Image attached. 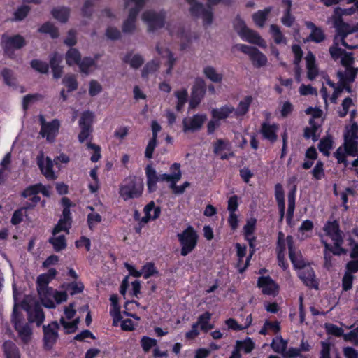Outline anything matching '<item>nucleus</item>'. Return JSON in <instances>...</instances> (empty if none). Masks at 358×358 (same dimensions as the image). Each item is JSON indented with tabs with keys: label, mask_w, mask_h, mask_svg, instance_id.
Returning <instances> with one entry per match:
<instances>
[{
	"label": "nucleus",
	"mask_w": 358,
	"mask_h": 358,
	"mask_svg": "<svg viewBox=\"0 0 358 358\" xmlns=\"http://www.w3.org/2000/svg\"><path fill=\"white\" fill-rule=\"evenodd\" d=\"M234 48L248 55L253 65L256 67L264 66L267 63L266 55L254 47L245 44H237L234 46Z\"/></svg>",
	"instance_id": "13"
},
{
	"label": "nucleus",
	"mask_w": 358,
	"mask_h": 358,
	"mask_svg": "<svg viewBox=\"0 0 358 358\" xmlns=\"http://www.w3.org/2000/svg\"><path fill=\"white\" fill-rule=\"evenodd\" d=\"M124 62L128 63L132 68L137 69L143 62V57L139 55H128L124 58Z\"/></svg>",
	"instance_id": "58"
},
{
	"label": "nucleus",
	"mask_w": 358,
	"mask_h": 358,
	"mask_svg": "<svg viewBox=\"0 0 358 358\" xmlns=\"http://www.w3.org/2000/svg\"><path fill=\"white\" fill-rule=\"evenodd\" d=\"M271 10V8L268 7L254 13L252 15V20L255 24L259 27H263Z\"/></svg>",
	"instance_id": "46"
},
{
	"label": "nucleus",
	"mask_w": 358,
	"mask_h": 358,
	"mask_svg": "<svg viewBox=\"0 0 358 358\" xmlns=\"http://www.w3.org/2000/svg\"><path fill=\"white\" fill-rule=\"evenodd\" d=\"M56 274V270L50 268L37 278L38 295L43 305L48 308H55V303L59 304L67 300L66 291H57L48 287V283L55 278Z\"/></svg>",
	"instance_id": "1"
},
{
	"label": "nucleus",
	"mask_w": 358,
	"mask_h": 358,
	"mask_svg": "<svg viewBox=\"0 0 358 358\" xmlns=\"http://www.w3.org/2000/svg\"><path fill=\"white\" fill-rule=\"evenodd\" d=\"M270 31L277 44H287V40L278 26L275 24L271 25Z\"/></svg>",
	"instance_id": "55"
},
{
	"label": "nucleus",
	"mask_w": 358,
	"mask_h": 358,
	"mask_svg": "<svg viewBox=\"0 0 358 358\" xmlns=\"http://www.w3.org/2000/svg\"><path fill=\"white\" fill-rule=\"evenodd\" d=\"M91 212L87 215V224L90 229H94L102 221L101 216L94 210L93 207L87 208Z\"/></svg>",
	"instance_id": "50"
},
{
	"label": "nucleus",
	"mask_w": 358,
	"mask_h": 358,
	"mask_svg": "<svg viewBox=\"0 0 358 358\" xmlns=\"http://www.w3.org/2000/svg\"><path fill=\"white\" fill-rule=\"evenodd\" d=\"M52 16L61 22H66L69 18V9L66 7H58L52 11Z\"/></svg>",
	"instance_id": "52"
},
{
	"label": "nucleus",
	"mask_w": 358,
	"mask_h": 358,
	"mask_svg": "<svg viewBox=\"0 0 358 358\" xmlns=\"http://www.w3.org/2000/svg\"><path fill=\"white\" fill-rule=\"evenodd\" d=\"M142 20L147 24L149 31L160 28L164 24V13H155L151 10L145 11L142 14Z\"/></svg>",
	"instance_id": "17"
},
{
	"label": "nucleus",
	"mask_w": 358,
	"mask_h": 358,
	"mask_svg": "<svg viewBox=\"0 0 358 358\" xmlns=\"http://www.w3.org/2000/svg\"><path fill=\"white\" fill-rule=\"evenodd\" d=\"M62 61V57L57 53H55L50 58V66L55 78H59L62 76V67L59 65Z\"/></svg>",
	"instance_id": "43"
},
{
	"label": "nucleus",
	"mask_w": 358,
	"mask_h": 358,
	"mask_svg": "<svg viewBox=\"0 0 358 358\" xmlns=\"http://www.w3.org/2000/svg\"><path fill=\"white\" fill-rule=\"evenodd\" d=\"M231 143L227 141L218 140L214 146L215 154L221 159H228L232 155Z\"/></svg>",
	"instance_id": "34"
},
{
	"label": "nucleus",
	"mask_w": 358,
	"mask_h": 358,
	"mask_svg": "<svg viewBox=\"0 0 358 358\" xmlns=\"http://www.w3.org/2000/svg\"><path fill=\"white\" fill-rule=\"evenodd\" d=\"M236 248L237 250L238 263L237 267L239 273H242L249 266V263L252 257V253L249 255H246L247 248L245 245H242L240 243L236 244Z\"/></svg>",
	"instance_id": "26"
},
{
	"label": "nucleus",
	"mask_w": 358,
	"mask_h": 358,
	"mask_svg": "<svg viewBox=\"0 0 358 358\" xmlns=\"http://www.w3.org/2000/svg\"><path fill=\"white\" fill-rule=\"evenodd\" d=\"M144 216L141 218V222L143 223H147L150 220L157 219L160 214V208L156 206L153 201L150 202L146 205L143 210Z\"/></svg>",
	"instance_id": "35"
},
{
	"label": "nucleus",
	"mask_w": 358,
	"mask_h": 358,
	"mask_svg": "<svg viewBox=\"0 0 358 358\" xmlns=\"http://www.w3.org/2000/svg\"><path fill=\"white\" fill-rule=\"evenodd\" d=\"M171 173L170 175H164V178L167 179L169 182V187L173 190V193L177 194H182L185 190L181 185H177L176 183L180 180L182 173L180 169V164L174 163L170 168Z\"/></svg>",
	"instance_id": "15"
},
{
	"label": "nucleus",
	"mask_w": 358,
	"mask_h": 358,
	"mask_svg": "<svg viewBox=\"0 0 358 358\" xmlns=\"http://www.w3.org/2000/svg\"><path fill=\"white\" fill-rule=\"evenodd\" d=\"M285 243H286V245H287V246L289 248V258H290L292 263L293 264L294 267L296 269H297L299 271V270H301L303 268V266H308L307 264H306V263L302 257L301 253L299 251H296L293 248L292 237L290 236H288L285 239Z\"/></svg>",
	"instance_id": "20"
},
{
	"label": "nucleus",
	"mask_w": 358,
	"mask_h": 358,
	"mask_svg": "<svg viewBox=\"0 0 358 358\" xmlns=\"http://www.w3.org/2000/svg\"><path fill=\"white\" fill-rule=\"evenodd\" d=\"M159 62L158 60L154 59L148 62L143 70L142 76L144 78L148 77L149 74L155 72L159 69Z\"/></svg>",
	"instance_id": "64"
},
{
	"label": "nucleus",
	"mask_w": 358,
	"mask_h": 358,
	"mask_svg": "<svg viewBox=\"0 0 358 358\" xmlns=\"http://www.w3.org/2000/svg\"><path fill=\"white\" fill-rule=\"evenodd\" d=\"M203 73L204 76L213 83H220L223 80L222 73H220L215 67L212 66H206L203 67Z\"/></svg>",
	"instance_id": "39"
},
{
	"label": "nucleus",
	"mask_w": 358,
	"mask_h": 358,
	"mask_svg": "<svg viewBox=\"0 0 358 358\" xmlns=\"http://www.w3.org/2000/svg\"><path fill=\"white\" fill-rule=\"evenodd\" d=\"M94 113L90 111L84 112L79 120V125L80 127H87L91 129L93 122Z\"/></svg>",
	"instance_id": "59"
},
{
	"label": "nucleus",
	"mask_w": 358,
	"mask_h": 358,
	"mask_svg": "<svg viewBox=\"0 0 358 358\" xmlns=\"http://www.w3.org/2000/svg\"><path fill=\"white\" fill-rule=\"evenodd\" d=\"M175 95L177 98V106L176 109L177 110H180L185 103L187 101V91L185 89H182L180 90H178L175 92Z\"/></svg>",
	"instance_id": "62"
},
{
	"label": "nucleus",
	"mask_w": 358,
	"mask_h": 358,
	"mask_svg": "<svg viewBox=\"0 0 358 358\" xmlns=\"http://www.w3.org/2000/svg\"><path fill=\"white\" fill-rule=\"evenodd\" d=\"M66 234L62 227L55 226L54 228L52 237L50 238V243L52 245L55 251L59 252L66 248V243L64 236Z\"/></svg>",
	"instance_id": "25"
},
{
	"label": "nucleus",
	"mask_w": 358,
	"mask_h": 358,
	"mask_svg": "<svg viewBox=\"0 0 358 358\" xmlns=\"http://www.w3.org/2000/svg\"><path fill=\"white\" fill-rule=\"evenodd\" d=\"M257 220L255 218L251 217L247 220L246 224L243 227L244 236L249 242L250 246L253 247V241L255 239L253 233L255 229Z\"/></svg>",
	"instance_id": "42"
},
{
	"label": "nucleus",
	"mask_w": 358,
	"mask_h": 358,
	"mask_svg": "<svg viewBox=\"0 0 358 358\" xmlns=\"http://www.w3.org/2000/svg\"><path fill=\"white\" fill-rule=\"evenodd\" d=\"M181 245V255L186 256L196 247L198 241V234L194 228L188 227L182 233L178 234Z\"/></svg>",
	"instance_id": "9"
},
{
	"label": "nucleus",
	"mask_w": 358,
	"mask_h": 358,
	"mask_svg": "<svg viewBox=\"0 0 358 358\" xmlns=\"http://www.w3.org/2000/svg\"><path fill=\"white\" fill-rule=\"evenodd\" d=\"M357 73L358 69L352 66L345 68L343 72L338 71L339 81L336 86L329 78L326 79V84L329 86V90L327 89L324 83H323L321 89V94L324 102L327 103L329 99L332 103H335L343 90L350 92L351 88L348 86V84L354 82Z\"/></svg>",
	"instance_id": "2"
},
{
	"label": "nucleus",
	"mask_w": 358,
	"mask_h": 358,
	"mask_svg": "<svg viewBox=\"0 0 358 358\" xmlns=\"http://www.w3.org/2000/svg\"><path fill=\"white\" fill-rule=\"evenodd\" d=\"M143 4L144 0H124V6L129 10V16L123 24L124 32L131 33L135 29L136 17Z\"/></svg>",
	"instance_id": "8"
},
{
	"label": "nucleus",
	"mask_w": 358,
	"mask_h": 358,
	"mask_svg": "<svg viewBox=\"0 0 358 358\" xmlns=\"http://www.w3.org/2000/svg\"><path fill=\"white\" fill-rule=\"evenodd\" d=\"M275 196L278 202L281 218L283 217L285 209V199H284V190L280 184H277L275 186Z\"/></svg>",
	"instance_id": "45"
},
{
	"label": "nucleus",
	"mask_w": 358,
	"mask_h": 358,
	"mask_svg": "<svg viewBox=\"0 0 358 358\" xmlns=\"http://www.w3.org/2000/svg\"><path fill=\"white\" fill-rule=\"evenodd\" d=\"M306 113L310 115L311 117L309 120V127L305 129L304 136L306 138H311L313 141H315L320 135L322 111L318 108H308Z\"/></svg>",
	"instance_id": "6"
},
{
	"label": "nucleus",
	"mask_w": 358,
	"mask_h": 358,
	"mask_svg": "<svg viewBox=\"0 0 358 358\" xmlns=\"http://www.w3.org/2000/svg\"><path fill=\"white\" fill-rule=\"evenodd\" d=\"M41 123L40 134L49 142H53L59 133L60 122L57 120L46 122L43 115H40Z\"/></svg>",
	"instance_id": "14"
},
{
	"label": "nucleus",
	"mask_w": 358,
	"mask_h": 358,
	"mask_svg": "<svg viewBox=\"0 0 358 358\" xmlns=\"http://www.w3.org/2000/svg\"><path fill=\"white\" fill-rule=\"evenodd\" d=\"M252 322V317L251 315H247L243 322L239 324L236 320L229 318L225 321V324L229 329L234 331H241L248 328Z\"/></svg>",
	"instance_id": "36"
},
{
	"label": "nucleus",
	"mask_w": 358,
	"mask_h": 358,
	"mask_svg": "<svg viewBox=\"0 0 358 358\" xmlns=\"http://www.w3.org/2000/svg\"><path fill=\"white\" fill-rule=\"evenodd\" d=\"M287 344V341L282 339V337H276L273 340L271 347L274 351L284 355V352L286 350Z\"/></svg>",
	"instance_id": "57"
},
{
	"label": "nucleus",
	"mask_w": 358,
	"mask_h": 358,
	"mask_svg": "<svg viewBox=\"0 0 358 358\" xmlns=\"http://www.w3.org/2000/svg\"><path fill=\"white\" fill-rule=\"evenodd\" d=\"M252 101L251 96H247L240 101L237 108H234L235 117L238 118L245 115L248 113Z\"/></svg>",
	"instance_id": "40"
},
{
	"label": "nucleus",
	"mask_w": 358,
	"mask_h": 358,
	"mask_svg": "<svg viewBox=\"0 0 358 358\" xmlns=\"http://www.w3.org/2000/svg\"><path fill=\"white\" fill-rule=\"evenodd\" d=\"M3 350L6 358H20L19 350L14 343L10 341H5Z\"/></svg>",
	"instance_id": "44"
},
{
	"label": "nucleus",
	"mask_w": 358,
	"mask_h": 358,
	"mask_svg": "<svg viewBox=\"0 0 358 358\" xmlns=\"http://www.w3.org/2000/svg\"><path fill=\"white\" fill-rule=\"evenodd\" d=\"M111 302V309L110 313L113 319V325L117 326L118 323L122 319L120 308L118 305V298L116 295H112L110 298Z\"/></svg>",
	"instance_id": "38"
},
{
	"label": "nucleus",
	"mask_w": 358,
	"mask_h": 358,
	"mask_svg": "<svg viewBox=\"0 0 358 358\" xmlns=\"http://www.w3.org/2000/svg\"><path fill=\"white\" fill-rule=\"evenodd\" d=\"M41 192L45 196H50V187L44 186L42 184L31 185L26 188L22 194V196L27 198V208H34L40 201V197L37 195Z\"/></svg>",
	"instance_id": "11"
},
{
	"label": "nucleus",
	"mask_w": 358,
	"mask_h": 358,
	"mask_svg": "<svg viewBox=\"0 0 358 358\" xmlns=\"http://www.w3.org/2000/svg\"><path fill=\"white\" fill-rule=\"evenodd\" d=\"M13 288L15 303L12 315V322H13L15 329L17 331L21 339L24 342L27 343L30 339L31 335V330L27 324H23L21 323V318L18 313V308L20 307V304L17 302V296L15 285H13Z\"/></svg>",
	"instance_id": "7"
},
{
	"label": "nucleus",
	"mask_w": 358,
	"mask_h": 358,
	"mask_svg": "<svg viewBox=\"0 0 358 358\" xmlns=\"http://www.w3.org/2000/svg\"><path fill=\"white\" fill-rule=\"evenodd\" d=\"M157 340L148 336H143L141 339V345L145 352H149L157 345Z\"/></svg>",
	"instance_id": "60"
},
{
	"label": "nucleus",
	"mask_w": 358,
	"mask_h": 358,
	"mask_svg": "<svg viewBox=\"0 0 358 358\" xmlns=\"http://www.w3.org/2000/svg\"><path fill=\"white\" fill-rule=\"evenodd\" d=\"M324 231L326 235L329 236L334 243V246L332 247L327 241L322 239V242L325 246L324 259L326 266H330L331 264L328 262L331 258V254L340 255L343 253H345V250L341 247L342 238L338 229V224L336 221L327 222L324 227Z\"/></svg>",
	"instance_id": "4"
},
{
	"label": "nucleus",
	"mask_w": 358,
	"mask_h": 358,
	"mask_svg": "<svg viewBox=\"0 0 358 358\" xmlns=\"http://www.w3.org/2000/svg\"><path fill=\"white\" fill-rule=\"evenodd\" d=\"M76 310L73 304H70L64 309V314L60 318V323L67 334L74 332L80 322V317L76 315Z\"/></svg>",
	"instance_id": "12"
},
{
	"label": "nucleus",
	"mask_w": 358,
	"mask_h": 358,
	"mask_svg": "<svg viewBox=\"0 0 358 358\" xmlns=\"http://www.w3.org/2000/svg\"><path fill=\"white\" fill-rule=\"evenodd\" d=\"M280 331V323L277 321L271 322L266 320L263 327L259 330V334L262 335H267L270 334H275Z\"/></svg>",
	"instance_id": "47"
},
{
	"label": "nucleus",
	"mask_w": 358,
	"mask_h": 358,
	"mask_svg": "<svg viewBox=\"0 0 358 358\" xmlns=\"http://www.w3.org/2000/svg\"><path fill=\"white\" fill-rule=\"evenodd\" d=\"M212 117L220 120L229 117H235L234 107L231 104H226L221 107L213 108L211 110Z\"/></svg>",
	"instance_id": "33"
},
{
	"label": "nucleus",
	"mask_w": 358,
	"mask_h": 358,
	"mask_svg": "<svg viewBox=\"0 0 358 358\" xmlns=\"http://www.w3.org/2000/svg\"><path fill=\"white\" fill-rule=\"evenodd\" d=\"M66 62L69 66H73L80 63V53L76 48H70L66 53Z\"/></svg>",
	"instance_id": "49"
},
{
	"label": "nucleus",
	"mask_w": 358,
	"mask_h": 358,
	"mask_svg": "<svg viewBox=\"0 0 358 358\" xmlns=\"http://www.w3.org/2000/svg\"><path fill=\"white\" fill-rule=\"evenodd\" d=\"M191 5V12L193 15L201 16L205 24H210L212 22V13L206 10L201 4L195 2V0H187Z\"/></svg>",
	"instance_id": "27"
},
{
	"label": "nucleus",
	"mask_w": 358,
	"mask_h": 358,
	"mask_svg": "<svg viewBox=\"0 0 358 358\" xmlns=\"http://www.w3.org/2000/svg\"><path fill=\"white\" fill-rule=\"evenodd\" d=\"M58 329L59 324L57 322H53L48 326L43 327L44 343L47 348H50L56 342L58 337Z\"/></svg>",
	"instance_id": "24"
},
{
	"label": "nucleus",
	"mask_w": 358,
	"mask_h": 358,
	"mask_svg": "<svg viewBox=\"0 0 358 358\" xmlns=\"http://www.w3.org/2000/svg\"><path fill=\"white\" fill-rule=\"evenodd\" d=\"M285 249L286 243L285 236L282 232H280L278 234V241L277 246L278 259L280 266H281L284 270H286L287 268V264H286L284 261Z\"/></svg>",
	"instance_id": "37"
},
{
	"label": "nucleus",
	"mask_w": 358,
	"mask_h": 358,
	"mask_svg": "<svg viewBox=\"0 0 358 358\" xmlns=\"http://www.w3.org/2000/svg\"><path fill=\"white\" fill-rule=\"evenodd\" d=\"M255 344L250 338H246L243 341H237L236 343V348L239 351L243 350L245 353L250 352L254 348Z\"/></svg>",
	"instance_id": "54"
},
{
	"label": "nucleus",
	"mask_w": 358,
	"mask_h": 358,
	"mask_svg": "<svg viewBox=\"0 0 358 358\" xmlns=\"http://www.w3.org/2000/svg\"><path fill=\"white\" fill-rule=\"evenodd\" d=\"M239 36L246 42L257 45L262 48H266V43L262 38L259 34L248 27Z\"/></svg>",
	"instance_id": "29"
},
{
	"label": "nucleus",
	"mask_w": 358,
	"mask_h": 358,
	"mask_svg": "<svg viewBox=\"0 0 358 358\" xmlns=\"http://www.w3.org/2000/svg\"><path fill=\"white\" fill-rule=\"evenodd\" d=\"M125 266L130 275L134 277L143 276L144 278L147 279L157 273V270L152 263H147L141 271L136 270L133 266L129 264H125Z\"/></svg>",
	"instance_id": "30"
},
{
	"label": "nucleus",
	"mask_w": 358,
	"mask_h": 358,
	"mask_svg": "<svg viewBox=\"0 0 358 358\" xmlns=\"http://www.w3.org/2000/svg\"><path fill=\"white\" fill-rule=\"evenodd\" d=\"M206 120L207 116L205 114H196L192 117L184 118L182 120L183 131L193 133L200 130Z\"/></svg>",
	"instance_id": "16"
},
{
	"label": "nucleus",
	"mask_w": 358,
	"mask_h": 358,
	"mask_svg": "<svg viewBox=\"0 0 358 358\" xmlns=\"http://www.w3.org/2000/svg\"><path fill=\"white\" fill-rule=\"evenodd\" d=\"M205 93V82L202 78H197L192 87V98L189 101V108H194L200 102Z\"/></svg>",
	"instance_id": "22"
},
{
	"label": "nucleus",
	"mask_w": 358,
	"mask_h": 358,
	"mask_svg": "<svg viewBox=\"0 0 358 358\" xmlns=\"http://www.w3.org/2000/svg\"><path fill=\"white\" fill-rule=\"evenodd\" d=\"M20 306L27 312L30 322H35L38 326L43 323L45 316L41 307L31 296H27Z\"/></svg>",
	"instance_id": "10"
},
{
	"label": "nucleus",
	"mask_w": 358,
	"mask_h": 358,
	"mask_svg": "<svg viewBox=\"0 0 358 358\" xmlns=\"http://www.w3.org/2000/svg\"><path fill=\"white\" fill-rule=\"evenodd\" d=\"M298 275L306 286L317 289V282L315 280V273L310 265L303 266L298 271Z\"/></svg>",
	"instance_id": "31"
},
{
	"label": "nucleus",
	"mask_w": 358,
	"mask_h": 358,
	"mask_svg": "<svg viewBox=\"0 0 358 358\" xmlns=\"http://www.w3.org/2000/svg\"><path fill=\"white\" fill-rule=\"evenodd\" d=\"M306 62V68L308 70L307 76L310 80H313L317 75L318 71L315 65V59L311 52H308L305 58Z\"/></svg>",
	"instance_id": "41"
},
{
	"label": "nucleus",
	"mask_w": 358,
	"mask_h": 358,
	"mask_svg": "<svg viewBox=\"0 0 358 358\" xmlns=\"http://www.w3.org/2000/svg\"><path fill=\"white\" fill-rule=\"evenodd\" d=\"M79 67L82 73L89 74L96 69V66L94 59L86 57L80 62Z\"/></svg>",
	"instance_id": "51"
},
{
	"label": "nucleus",
	"mask_w": 358,
	"mask_h": 358,
	"mask_svg": "<svg viewBox=\"0 0 358 358\" xmlns=\"http://www.w3.org/2000/svg\"><path fill=\"white\" fill-rule=\"evenodd\" d=\"M62 214V217L59 220L56 226L62 227L66 233H69V229L71 225L69 208H64Z\"/></svg>",
	"instance_id": "48"
},
{
	"label": "nucleus",
	"mask_w": 358,
	"mask_h": 358,
	"mask_svg": "<svg viewBox=\"0 0 358 358\" xmlns=\"http://www.w3.org/2000/svg\"><path fill=\"white\" fill-rule=\"evenodd\" d=\"M355 31V29H350L344 24H336V35L334 38V45L330 48L329 52L331 57L336 59L341 57V64L345 68L352 66L354 62V57L352 53H347L340 48L342 45L349 49L357 48L355 43L350 44L347 41V37L349 34Z\"/></svg>",
	"instance_id": "3"
},
{
	"label": "nucleus",
	"mask_w": 358,
	"mask_h": 358,
	"mask_svg": "<svg viewBox=\"0 0 358 358\" xmlns=\"http://www.w3.org/2000/svg\"><path fill=\"white\" fill-rule=\"evenodd\" d=\"M306 25L312 30L311 34L310 35V38L312 41L320 43L324 39V36L320 29L317 28L315 24L310 22H307Z\"/></svg>",
	"instance_id": "53"
},
{
	"label": "nucleus",
	"mask_w": 358,
	"mask_h": 358,
	"mask_svg": "<svg viewBox=\"0 0 358 358\" xmlns=\"http://www.w3.org/2000/svg\"><path fill=\"white\" fill-rule=\"evenodd\" d=\"M41 99L42 96L39 94L26 95L22 101L23 109L27 110L31 104Z\"/></svg>",
	"instance_id": "63"
},
{
	"label": "nucleus",
	"mask_w": 358,
	"mask_h": 358,
	"mask_svg": "<svg viewBox=\"0 0 358 358\" xmlns=\"http://www.w3.org/2000/svg\"><path fill=\"white\" fill-rule=\"evenodd\" d=\"M319 150L324 155L328 156L330 150L333 148V140L331 136L323 138L319 144Z\"/></svg>",
	"instance_id": "56"
},
{
	"label": "nucleus",
	"mask_w": 358,
	"mask_h": 358,
	"mask_svg": "<svg viewBox=\"0 0 358 358\" xmlns=\"http://www.w3.org/2000/svg\"><path fill=\"white\" fill-rule=\"evenodd\" d=\"M142 180L131 176L126 178L120 187V195L124 200L139 197L143 190Z\"/></svg>",
	"instance_id": "5"
},
{
	"label": "nucleus",
	"mask_w": 358,
	"mask_h": 358,
	"mask_svg": "<svg viewBox=\"0 0 358 358\" xmlns=\"http://www.w3.org/2000/svg\"><path fill=\"white\" fill-rule=\"evenodd\" d=\"M2 43L6 55L11 56L13 51L25 45L24 38L20 35L13 36H3Z\"/></svg>",
	"instance_id": "18"
},
{
	"label": "nucleus",
	"mask_w": 358,
	"mask_h": 358,
	"mask_svg": "<svg viewBox=\"0 0 358 358\" xmlns=\"http://www.w3.org/2000/svg\"><path fill=\"white\" fill-rule=\"evenodd\" d=\"M145 175L147 178V186L149 192H153L157 189V183L160 181H166L167 179L164 178V175H169L168 173H163L158 175L155 168L151 165L148 164L145 167Z\"/></svg>",
	"instance_id": "19"
},
{
	"label": "nucleus",
	"mask_w": 358,
	"mask_h": 358,
	"mask_svg": "<svg viewBox=\"0 0 358 358\" xmlns=\"http://www.w3.org/2000/svg\"><path fill=\"white\" fill-rule=\"evenodd\" d=\"M278 129V124L264 122L262 124L260 132L264 138L273 143L277 140V132Z\"/></svg>",
	"instance_id": "32"
},
{
	"label": "nucleus",
	"mask_w": 358,
	"mask_h": 358,
	"mask_svg": "<svg viewBox=\"0 0 358 358\" xmlns=\"http://www.w3.org/2000/svg\"><path fill=\"white\" fill-rule=\"evenodd\" d=\"M258 287L264 294L276 296L278 294L279 287L270 277H260L258 280Z\"/></svg>",
	"instance_id": "21"
},
{
	"label": "nucleus",
	"mask_w": 358,
	"mask_h": 358,
	"mask_svg": "<svg viewBox=\"0 0 358 358\" xmlns=\"http://www.w3.org/2000/svg\"><path fill=\"white\" fill-rule=\"evenodd\" d=\"M37 162L42 173L47 179L55 180L57 178L52 170L53 162L50 157H45L43 154H41L37 157Z\"/></svg>",
	"instance_id": "23"
},
{
	"label": "nucleus",
	"mask_w": 358,
	"mask_h": 358,
	"mask_svg": "<svg viewBox=\"0 0 358 358\" xmlns=\"http://www.w3.org/2000/svg\"><path fill=\"white\" fill-rule=\"evenodd\" d=\"M211 317L210 313L206 312L201 315L197 321L198 326L201 327V329L203 331H208L212 328V326L210 324L209 322Z\"/></svg>",
	"instance_id": "61"
},
{
	"label": "nucleus",
	"mask_w": 358,
	"mask_h": 358,
	"mask_svg": "<svg viewBox=\"0 0 358 358\" xmlns=\"http://www.w3.org/2000/svg\"><path fill=\"white\" fill-rule=\"evenodd\" d=\"M156 50L162 58L166 59L165 64L167 67L166 70V74H171L173 66L176 63V58L174 57L173 53L166 48L165 45L158 44L156 47Z\"/></svg>",
	"instance_id": "28"
}]
</instances>
